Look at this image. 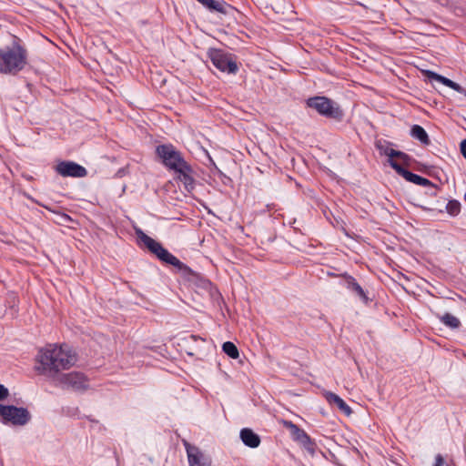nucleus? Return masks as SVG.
Here are the masks:
<instances>
[{
    "instance_id": "obj_1",
    "label": "nucleus",
    "mask_w": 466,
    "mask_h": 466,
    "mask_svg": "<svg viewBox=\"0 0 466 466\" xmlns=\"http://www.w3.org/2000/svg\"><path fill=\"white\" fill-rule=\"evenodd\" d=\"M37 359L40 363L37 370L49 375L68 370L76 361V354L67 345H48L39 351Z\"/></svg>"
},
{
    "instance_id": "obj_2",
    "label": "nucleus",
    "mask_w": 466,
    "mask_h": 466,
    "mask_svg": "<svg viewBox=\"0 0 466 466\" xmlns=\"http://www.w3.org/2000/svg\"><path fill=\"white\" fill-rule=\"evenodd\" d=\"M28 53L22 40L14 36L10 46L0 48V73L16 75L27 65Z\"/></svg>"
},
{
    "instance_id": "obj_3",
    "label": "nucleus",
    "mask_w": 466,
    "mask_h": 466,
    "mask_svg": "<svg viewBox=\"0 0 466 466\" xmlns=\"http://www.w3.org/2000/svg\"><path fill=\"white\" fill-rule=\"evenodd\" d=\"M136 234L138 239L141 242H143V244L148 248V250L154 255H156L158 259L167 264L174 266L178 270L183 271L184 273H192V270L189 267L181 262L177 257H175L167 249H166L161 245V243L147 236L140 228L136 229Z\"/></svg>"
},
{
    "instance_id": "obj_4",
    "label": "nucleus",
    "mask_w": 466,
    "mask_h": 466,
    "mask_svg": "<svg viewBox=\"0 0 466 466\" xmlns=\"http://www.w3.org/2000/svg\"><path fill=\"white\" fill-rule=\"evenodd\" d=\"M309 107L315 109L319 115L337 121H341L344 113L338 103L326 96H313L307 99Z\"/></svg>"
},
{
    "instance_id": "obj_5",
    "label": "nucleus",
    "mask_w": 466,
    "mask_h": 466,
    "mask_svg": "<svg viewBox=\"0 0 466 466\" xmlns=\"http://www.w3.org/2000/svg\"><path fill=\"white\" fill-rule=\"evenodd\" d=\"M156 154L160 158L162 164L170 170L177 171L181 167L187 168V162L182 154L172 144L157 146Z\"/></svg>"
},
{
    "instance_id": "obj_6",
    "label": "nucleus",
    "mask_w": 466,
    "mask_h": 466,
    "mask_svg": "<svg viewBox=\"0 0 466 466\" xmlns=\"http://www.w3.org/2000/svg\"><path fill=\"white\" fill-rule=\"evenodd\" d=\"M208 56L213 66L221 72L235 75L238 71V66L234 55L227 53L221 49L211 48L208 50Z\"/></svg>"
},
{
    "instance_id": "obj_7",
    "label": "nucleus",
    "mask_w": 466,
    "mask_h": 466,
    "mask_svg": "<svg viewBox=\"0 0 466 466\" xmlns=\"http://www.w3.org/2000/svg\"><path fill=\"white\" fill-rule=\"evenodd\" d=\"M0 417L4 424L24 426L31 420V414L27 409L14 405L0 404Z\"/></svg>"
},
{
    "instance_id": "obj_8",
    "label": "nucleus",
    "mask_w": 466,
    "mask_h": 466,
    "mask_svg": "<svg viewBox=\"0 0 466 466\" xmlns=\"http://www.w3.org/2000/svg\"><path fill=\"white\" fill-rule=\"evenodd\" d=\"M55 170L61 177H85L87 175L86 167L69 160L60 161L55 167Z\"/></svg>"
},
{
    "instance_id": "obj_9",
    "label": "nucleus",
    "mask_w": 466,
    "mask_h": 466,
    "mask_svg": "<svg viewBox=\"0 0 466 466\" xmlns=\"http://www.w3.org/2000/svg\"><path fill=\"white\" fill-rule=\"evenodd\" d=\"M186 449L189 466H211V460L205 455L199 448L191 445L187 441L182 440Z\"/></svg>"
},
{
    "instance_id": "obj_10",
    "label": "nucleus",
    "mask_w": 466,
    "mask_h": 466,
    "mask_svg": "<svg viewBox=\"0 0 466 466\" xmlns=\"http://www.w3.org/2000/svg\"><path fill=\"white\" fill-rule=\"evenodd\" d=\"M59 382L63 386L71 388L74 390H82L87 388V380L86 376L80 372L63 374L59 378Z\"/></svg>"
},
{
    "instance_id": "obj_11",
    "label": "nucleus",
    "mask_w": 466,
    "mask_h": 466,
    "mask_svg": "<svg viewBox=\"0 0 466 466\" xmlns=\"http://www.w3.org/2000/svg\"><path fill=\"white\" fill-rule=\"evenodd\" d=\"M425 76L430 80H434V81L440 82L442 85L457 91L460 94L465 93V89L461 85H459L458 83L453 82L452 80H451L441 75H439L433 71H430V70L425 71Z\"/></svg>"
},
{
    "instance_id": "obj_12",
    "label": "nucleus",
    "mask_w": 466,
    "mask_h": 466,
    "mask_svg": "<svg viewBox=\"0 0 466 466\" xmlns=\"http://www.w3.org/2000/svg\"><path fill=\"white\" fill-rule=\"evenodd\" d=\"M342 278L345 281V287L354 292L357 296L360 297L365 303H368L369 299L361 288V286L357 282V280L350 275H348L347 273L342 275Z\"/></svg>"
},
{
    "instance_id": "obj_13",
    "label": "nucleus",
    "mask_w": 466,
    "mask_h": 466,
    "mask_svg": "<svg viewBox=\"0 0 466 466\" xmlns=\"http://www.w3.org/2000/svg\"><path fill=\"white\" fill-rule=\"evenodd\" d=\"M390 166L402 177H404L407 181L411 182L413 184L418 185L420 176L410 172V170L401 167L397 161L394 159H390Z\"/></svg>"
},
{
    "instance_id": "obj_14",
    "label": "nucleus",
    "mask_w": 466,
    "mask_h": 466,
    "mask_svg": "<svg viewBox=\"0 0 466 466\" xmlns=\"http://www.w3.org/2000/svg\"><path fill=\"white\" fill-rule=\"evenodd\" d=\"M324 397L330 405H336L344 414L348 416L351 414L352 410L350 407L337 394L330 391H325Z\"/></svg>"
},
{
    "instance_id": "obj_15",
    "label": "nucleus",
    "mask_w": 466,
    "mask_h": 466,
    "mask_svg": "<svg viewBox=\"0 0 466 466\" xmlns=\"http://www.w3.org/2000/svg\"><path fill=\"white\" fill-rule=\"evenodd\" d=\"M197 1L211 12L216 11V12H218L221 14H228V10L232 9V6L224 1H217V0H197Z\"/></svg>"
},
{
    "instance_id": "obj_16",
    "label": "nucleus",
    "mask_w": 466,
    "mask_h": 466,
    "mask_svg": "<svg viewBox=\"0 0 466 466\" xmlns=\"http://www.w3.org/2000/svg\"><path fill=\"white\" fill-rule=\"evenodd\" d=\"M284 425L286 428L289 429L290 433L295 441H298L304 445L310 443L309 436L305 432V431L300 429L292 421H284Z\"/></svg>"
},
{
    "instance_id": "obj_17",
    "label": "nucleus",
    "mask_w": 466,
    "mask_h": 466,
    "mask_svg": "<svg viewBox=\"0 0 466 466\" xmlns=\"http://www.w3.org/2000/svg\"><path fill=\"white\" fill-rule=\"evenodd\" d=\"M240 439L246 446L250 448H257L260 444L259 436L248 428L240 431Z\"/></svg>"
},
{
    "instance_id": "obj_18",
    "label": "nucleus",
    "mask_w": 466,
    "mask_h": 466,
    "mask_svg": "<svg viewBox=\"0 0 466 466\" xmlns=\"http://www.w3.org/2000/svg\"><path fill=\"white\" fill-rule=\"evenodd\" d=\"M376 147L381 154L389 157V160L393 159V157H398L405 164H408V162L410 160V157L402 151L395 150L393 148H390L389 147H383L380 144H377Z\"/></svg>"
},
{
    "instance_id": "obj_19",
    "label": "nucleus",
    "mask_w": 466,
    "mask_h": 466,
    "mask_svg": "<svg viewBox=\"0 0 466 466\" xmlns=\"http://www.w3.org/2000/svg\"><path fill=\"white\" fill-rule=\"evenodd\" d=\"M175 172L178 174V178L185 185L187 190L189 191L194 188V179L191 177L192 168L187 163V168L181 167Z\"/></svg>"
},
{
    "instance_id": "obj_20",
    "label": "nucleus",
    "mask_w": 466,
    "mask_h": 466,
    "mask_svg": "<svg viewBox=\"0 0 466 466\" xmlns=\"http://www.w3.org/2000/svg\"><path fill=\"white\" fill-rule=\"evenodd\" d=\"M410 136L416 139H418L421 144L423 145H430L431 140L429 138V136L425 129L419 126V125H413L410 129Z\"/></svg>"
},
{
    "instance_id": "obj_21",
    "label": "nucleus",
    "mask_w": 466,
    "mask_h": 466,
    "mask_svg": "<svg viewBox=\"0 0 466 466\" xmlns=\"http://www.w3.org/2000/svg\"><path fill=\"white\" fill-rule=\"evenodd\" d=\"M438 318L445 326L452 329H459L461 325V320L451 313H445L441 316H438Z\"/></svg>"
},
{
    "instance_id": "obj_22",
    "label": "nucleus",
    "mask_w": 466,
    "mask_h": 466,
    "mask_svg": "<svg viewBox=\"0 0 466 466\" xmlns=\"http://www.w3.org/2000/svg\"><path fill=\"white\" fill-rule=\"evenodd\" d=\"M223 351L230 358L237 359L239 356L237 346L231 341H226L222 345Z\"/></svg>"
},
{
    "instance_id": "obj_23",
    "label": "nucleus",
    "mask_w": 466,
    "mask_h": 466,
    "mask_svg": "<svg viewBox=\"0 0 466 466\" xmlns=\"http://www.w3.org/2000/svg\"><path fill=\"white\" fill-rule=\"evenodd\" d=\"M419 186H422L424 187L428 188V193L431 196H435L437 194V186L433 184L431 180L428 178H425L423 177H420V179L418 183Z\"/></svg>"
},
{
    "instance_id": "obj_24",
    "label": "nucleus",
    "mask_w": 466,
    "mask_h": 466,
    "mask_svg": "<svg viewBox=\"0 0 466 466\" xmlns=\"http://www.w3.org/2000/svg\"><path fill=\"white\" fill-rule=\"evenodd\" d=\"M447 212L451 216H457L461 211V204L457 200H450L446 205Z\"/></svg>"
},
{
    "instance_id": "obj_25",
    "label": "nucleus",
    "mask_w": 466,
    "mask_h": 466,
    "mask_svg": "<svg viewBox=\"0 0 466 466\" xmlns=\"http://www.w3.org/2000/svg\"><path fill=\"white\" fill-rule=\"evenodd\" d=\"M433 466H449V463L444 460L441 454H437Z\"/></svg>"
},
{
    "instance_id": "obj_26",
    "label": "nucleus",
    "mask_w": 466,
    "mask_h": 466,
    "mask_svg": "<svg viewBox=\"0 0 466 466\" xmlns=\"http://www.w3.org/2000/svg\"><path fill=\"white\" fill-rule=\"evenodd\" d=\"M8 390L4 385L0 384V400H4L8 397Z\"/></svg>"
},
{
    "instance_id": "obj_27",
    "label": "nucleus",
    "mask_w": 466,
    "mask_h": 466,
    "mask_svg": "<svg viewBox=\"0 0 466 466\" xmlns=\"http://www.w3.org/2000/svg\"><path fill=\"white\" fill-rule=\"evenodd\" d=\"M461 153L464 158H466V139L461 142Z\"/></svg>"
},
{
    "instance_id": "obj_28",
    "label": "nucleus",
    "mask_w": 466,
    "mask_h": 466,
    "mask_svg": "<svg viewBox=\"0 0 466 466\" xmlns=\"http://www.w3.org/2000/svg\"><path fill=\"white\" fill-rule=\"evenodd\" d=\"M356 4L360 5V6H362V7H364L365 9H367V6L365 5H363V4H361L360 2H356Z\"/></svg>"
},
{
    "instance_id": "obj_29",
    "label": "nucleus",
    "mask_w": 466,
    "mask_h": 466,
    "mask_svg": "<svg viewBox=\"0 0 466 466\" xmlns=\"http://www.w3.org/2000/svg\"><path fill=\"white\" fill-rule=\"evenodd\" d=\"M191 339H192L193 340H197V339H198V337H197V336H195V335H192V336H191Z\"/></svg>"
},
{
    "instance_id": "obj_30",
    "label": "nucleus",
    "mask_w": 466,
    "mask_h": 466,
    "mask_svg": "<svg viewBox=\"0 0 466 466\" xmlns=\"http://www.w3.org/2000/svg\"><path fill=\"white\" fill-rule=\"evenodd\" d=\"M464 199H465V201H466V193H465V195H464Z\"/></svg>"
}]
</instances>
